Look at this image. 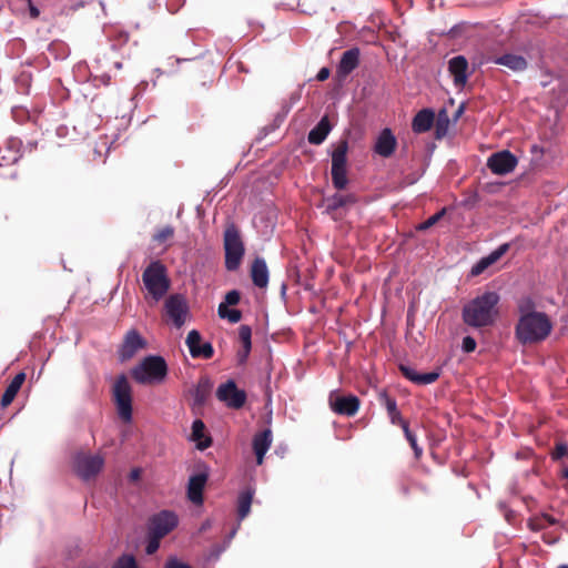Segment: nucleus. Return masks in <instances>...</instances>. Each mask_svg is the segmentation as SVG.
Listing matches in <instances>:
<instances>
[{
    "label": "nucleus",
    "instance_id": "46",
    "mask_svg": "<svg viewBox=\"0 0 568 568\" xmlns=\"http://www.w3.org/2000/svg\"><path fill=\"white\" fill-rule=\"evenodd\" d=\"M164 568H192V567L185 562L180 561L175 557H170L166 560Z\"/></svg>",
    "mask_w": 568,
    "mask_h": 568
},
{
    "label": "nucleus",
    "instance_id": "39",
    "mask_svg": "<svg viewBox=\"0 0 568 568\" xmlns=\"http://www.w3.org/2000/svg\"><path fill=\"white\" fill-rule=\"evenodd\" d=\"M162 538L163 537H161V535L159 536L155 534H151V531L148 530V544L145 547V551L148 555H153L154 552H156V550L160 547V542H161Z\"/></svg>",
    "mask_w": 568,
    "mask_h": 568
},
{
    "label": "nucleus",
    "instance_id": "47",
    "mask_svg": "<svg viewBox=\"0 0 568 568\" xmlns=\"http://www.w3.org/2000/svg\"><path fill=\"white\" fill-rule=\"evenodd\" d=\"M448 126V119L446 118L444 121L439 118L436 123V136L439 139L446 134Z\"/></svg>",
    "mask_w": 568,
    "mask_h": 568
},
{
    "label": "nucleus",
    "instance_id": "52",
    "mask_svg": "<svg viewBox=\"0 0 568 568\" xmlns=\"http://www.w3.org/2000/svg\"><path fill=\"white\" fill-rule=\"evenodd\" d=\"M561 478L568 479V466L562 464L560 469Z\"/></svg>",
    "mask_w": 568,
    "mask_h": 568
},
{
    "label": "nucleus",
    "instance_id": "20",
    "mask_svg": "<svg viewBox=\"0 0 568 568\" xmlns=\"http://www.w3.org/2000/svg\"><path fill=\"white\" fill-rule=\"evenodd\" d=\"M399 371L405 378L417 384V385H428L433 384L439 378V372H428V373H418L415 368L400 365Z\"/></svg>",
    "mask_w": 568,
    "mask_h": 568
},
{
    "label": "nucleus",
    "instance_id": "31",
    "mask_svg": "<svg viewBox=\"0 0 568 568\" xmlns=\"http://www.w3.org/2000/svg\"><path fill=\"white\" fill-rule=\"evenodd\" d=\"M253 494L251 489H245L240 493L237 497V516L240 520H243L250 514Z\"/></svg>",
    "mask_w": 568,
    "mask_h": 568
},
{
    "label": "nucleus",
    "instance_id": "23",
    "mask_svg": "<svg viewBox=\"0 0 568 568\" xmlns=\"http://www.w3.org/2000/svg\"><path fill=\"white\" fill-rule=\"evenodd\" d=\"M435 113L430 109H423L414 116L412 129L415 133H424L430 130L434 124Z\"/></svg>",
    "mask_w": 568,
    "mask_h": 568
},
{
    "label": "nucleus",
    "instance_id": "49",
    "mask_svg": "<svg viewBox=\"0 0 568 568\" xmlns=\"http://www.w3.org/2000/svg\"><path fill=\"white\" fill-rule=\"evenodd\" d=\"M328 77H329V69H328V68H322V69L318 71V73H317V75H316V79H317L318 81H325V80H327V79H328Z\"/></svg>",
    "mask_w": 568,
    "mask_h": 568
},
{
    "label": "nucleus",
    "instance_id": "13",
    "mask_svg": "<svg viewBox=\"0 0 568 568\" xmlns=\"http://www.w3.org/2000/svg\"><path fill=\"white\" fill-rule=\"evenodd\" d=\"M361 402L355 395L329 396L332 410L339 415L354 416L359 409Z\"/></svg>",
    "mask_w": 568,
    "mask_h": 568
},
{
    "label": "nucleus",
    "instance_id": "14",
    "mask_svg": "<svg viewBox=\"0 0 568 568\" xmlns=\"http://www.w3.org/2000/svg\"><path fill=\"white\" fill-rule=\"evenodd\" d=\"M145 346V341L141 337L138 331H129L119 349V357L121 362L132 358L136 352Z\"/></svg>",
    "mask_w": 568,
    "mask_h": 568
},
{
    "label": "nucleus",
    "instance_id": "17",
    "mask_svg": "<svg viewBox=\"0 0 568 568\" xmlns=\"http://www.w3.org/2000/svg\"><path fill=\"white\" fill-rule=\"evenodd\" d=\"M207 481L206 473L192 475L187 483V498L195 505L203 504V490Z\"/></svg>",
    "mask_w": 568,
    "mask_h": 568
},
{
    "label": "nucleus",
    "instance_id": "2",
    "mask_svg": "<svg viewBox=\"0 0 568 568\" xmlns=\"http://www.w3.org/2000/svg\"><path fill=\"white\" fill-rule=\"evenodd\" d=\"M519 311L521 316L516 325V337L521 344H534L548 337L551 332V323L546 314L525 313L524 305L519 306Z\"/></svg>",
    "mask_w": 568,
    "mask_h": 568
},
{
    "label": "nucleus",
    "instance_id": "24",
    "mask_svg": "<svg viewBox=\"0 0 568 568\" xmlns=\"http://www.w3.org/2000/svg\"><path fill=\"white\" fill-rule=\"evenodd\" d=\"M332 130L328 116H323L320 122L310 131L307 140L311 144L320 145L327 138Z\"/></svg>",
    "mask_w": 568,
    "mask_h": 568
},
{
    "label": "nucleus",
    "instance_id": "30",
    "mask_svg": "<svg viewBox=\"0 0 568 568\" xmlns=\"http://www.w3.org/2000/svg\"><path fill=\"white\" fill-rule=\"evenodd\" d=\"M212 383L209 377H201L193 390V397L196 405H203L211 394Z\"/></svg>",
    "mask_w": 568,
    "mask_h": 568
},
{
    "label": "nucleus",
    "instance_id": "19",
    "mask_svg": "<svg viewBox=\"0 0 568 568\" xmlns=\"http://www.w3.org/2000/svg\"><path fill=\"white\" fill-rule=\"evenodd\" d=\"M397 141L390 129H384L377 138L374 151L383 158H389L394 153Z\"/></svg>",
    "mask_w": 568,
    "mask_h": 568
},
{
    "label": "nucleus",
    "instance_id": "41",
    "mask_svg": "<svg viewBox=\"0 0 568 568\" xmlns=\"http://www.w3.org/2000/svg\"><path fill=\"white\" fill-rule=\"evenodd\" d=\"M550 456L555 462L561 459L562 457H568V445L564 442L557 443Z\"/></svg>",
    "mask_w": 568,
    "mask_h": 568
},
{
    "label": "nucleus",
    "instance_id": "26",
    "mask_svg": "<svg viewBox=\"0 0 568 568\" xmlns=\"http://www.w3.org/2000/svg\"><path fill=\"white\" fill-rule=\"evenodd\" d=\"M26 381V373L20 372L18 373L10 384L7 386L2 397H1V406L3 408L8 407L17 396L18 392L20 390L22 384Z\"/></svg>",
    "mask_w": 568,
    "mask_h": 568
},
{
    "label": "nucleus",
    "instance_id": "33",
    "mask_svg": "<svg viewBox=\"0 0 568 568\" xmlns=\"http://www.w3.org/2000/svg\"><path fill=\"white\" fill-rule=\"evenodd\" d=\"M446 212H447V209L443 207L439 212L435 213L434 215L429 216L426 221L418 224L416 226V230L419 232H423V231L430 229L432 226L437 224L444 217Z\"/></svg>",
    "mask_w": 568,
    "mask_h": 568
},
{
    "label": "nucleus",
    "instance_id": "51",
    "mask_svg": "<svg viewBox=\"0 0 568 568\" xmlns=\"http://www.w3.org/2000/svg\"><path fill=\"white\" fill-rule=\"evenodd\" d=\"M542 519H544L548 525H551V526H552V525H555V524H556V519H555L552 516H550V515L545 514V515L542 516Z\"/></svg>",
    "mask_w": 568,
    "mask_h": 568
},
{
    "label": "nucleus",
    "instance_id": "7",
    "mask_svg": "<svg viewBox=\"0 0 568 568\" xmlns=\"http://www.w3.org/2000/svg\"><path fill=\"white\" fill-rule=\"evenodd\" d=\"M347 140H341L332 153V183L336 190H344L347 186Z\"/></svg>",
    "mask_w": 568,
    "mask_h": 568
},
{
    "label": "nucleus",
    "instance_id": "12",
    "mask_svg": "<svg viewBox=\"0 0 568 568\" xmlns=\"http://www.w3.org/2000/svg\"><path fill=\"white\" fill-rule=\"evenodd\" d=\"M517 164V158L507 150L493 153L487 160V166L497 175H506L513 172Z\"/></svg>",
    "mask_w": 568,
    "mask_h": 568
},
{
    "label": "nucleus",
    "instance_id": "8",
    "mask_svg": "<svg viewBox=\"0 0 568 568\" xmlns=\"http://www.w3.org/2000/svg\"><path fill=\"white\" fill-rule=\"evenodd\" d=\"M104 466V458L100 454L78 452L73 456V470L83 480L95 478Z\"/></svg>",
    "mask_w": 568,
    "mask_h": 568
},
{
    "label": "nucleus",
    "instance_id": "35",
    "mask_svg": "<svg viewBox=\"0 0 568 568\" xmlns=\"http://www.w3.org/2000/svg\"><path fill=\"white\" fill-rule=\"evenodd\" d=\"M213 355H214V348L211 343L206 342V343H202L201 346L195 348V351L192 349L191 356L194 358L202 357L205 359H210L213 357Z\"/></svg>",
    "mask_w": 568,
    "mask_h": 568
},
{
    "label": "nucleus",
    "instance_id": "9",
    "mask_svg": "<svg viewBox=\"0 0 568 568\" xmlns=\"http://www.w3.org/2000/svg\"><path fill=\"white\" fill-rule=\"evenodd\" d=\"M164 310L176 328H181L189 314V306L183 295H170L164 303Z\"/></svg>",
    "mask_w": 568,
    "mask_h": 568
},
{
    "label": "nucleus",
    "instance_id": "40",
    "mask_svg": "<svg viewBox=\"0 0 568 568\" xmlns=\"http://www.w3.org/2000/svg\"><path fill=\"white\" fill-rule=\"evenodd\" d=\"M113 568H138V564L132 555H123L115 561Z\"/></svg>",
    "mask_w": 568,
    "mask_h": 568
},
{
    "label": "nucleus",
    "instance_id": "28",
    "mask_svg": "<svg viewBox=\"0 0 568 568\" xmlns=\"http://www.w3.org/2000/svg\"><path fill=\"white\" fill-rule=\"evenodd\" d=\"M252 329L248 325H241L239 328V339L242 344V351L237 353V358L240 363H244L251 352L252 348Z\"/></svg>",
    "mask_w": 568,
    "mask_h": 568
},
{
    "label": "nucleus",
    "instance_id": "37",
    "mask_svg": "<svg viewBox=\"0 0 568 568\" xmlns=\"http://www.w3.org/2000/svg\"><path fill=\"white\" fill-rule=\"evenodd\" d=\"M174 235V227L171 225H166L162 229H160L154 235L153 241L156 243H164L168 240L172 239Z\"/></svg>",
    "mask_w": 568,
    "mask_h": 568
},
{
    "label": "nucleus",
    "instance_id": "38",
    "mask_svg": "<svg viewBox=\"0 0 568 568\" xmlns=\"http://www.w3.org/2000/svg\"><path fill=\"white\" fill-rule=\"evenodd\" d=\"M201 342H202V337H201V334L199 333V331L192 329L189 332L185 343L189 347L191 355H192V348H193V351H195V348L201 346V344H202Z\"/></svg>",
    "mask_w": 568,
    "mask_h": 568
},
{
    "label": "nucleus",
    "instance_id": "43",
    "mask_svg": "<svg viewBox=\"0 0 568 568\" xmlns=\"http://www.w3.org/2000/svg\"><path fill=\"white\" fill-rule=\"evenodd\" d=\"M241 300V294L236 290H232L225 294L224 302L222 304H226V306L237 305Z\"/></svg>",
    "mask_w": 568,
    "mask_h": 568
},
{
    "label": "nucleus",
    "instance_id": "16",
    "mask_svg": "<svg viewBox=\"0 0 568 568\" xmlns=\"http://www.w3.org/2000/svg\"><path fill=\"white\" fill-rule=\"evenodd\" d=\"M273 442L272 430L266 428L262 432H258L254 435L252 440L253 452L256 457V464L262 465L264 462V456L270 449Z\"/></svg>",
    "mask_w": 568,
    "mask_h": 568
},
{
    "label": "nucleus",
    "instance_id": "36",
    "mask_svg": "<svg viewBox=\"0 0 568 568\" xmlns=\"http://www.w3.org/2000/svg\"><path fill=\"white\" fill-rule=\"evenodd\" d=\"M213 355H214V348L211 343L206 342V343H202L201 346L195 348V351L192 349L191 356L194 358L202 357L205 359H210L213 357Z\"/></svg>",
    "mask_w": 568,
    "mask_h": 568
},
{
    "label": "nucleus",
    "instance_id": "21",
    "mask_svg": "<svg viewBox=\"0 0 568 568\" xmlns=\"http://www.w3.org/2000/svg\"><path fill=\"white\" fill-rule=\"evenodd\" d=\"M378 402L386 408L387 415L393 425H398L402 427L403 425L407 424V420L403 418L400 412L397 408L395 398L390 397L386 390L379 392Z\"/></svg>",
    "mask_w": 568,
    "mask_h": 568
},
{
    "label": "nucleus",
    "instance_id": "32",
    "mask_svg": "<svg viewBox=\"0 0 568 568\" xmlns=\"http://www.w3.org/2000/svg\"><path fill=\"white\" fill-rule=\"evenodd\" d=\"M217 314L221 318H226L230 323L235 324L242 320V312L236 308H229L226 304H220Z\"/></svg>",
    "mask_w": 568,
    "mask_h": 568
},
{
    "label": "nucleus",
    "instance_id": "25",
    "mask_svg": "<svg viewBox=\"0 0 568 568\" xmlns=\"http://www.w3.org/2000/svg\"><path fill=\"white\" fill-rule=\"evenodd\" d=\"M494 63L504 65L515 72L524 71L528 67V62L523 55L513 53H506L500 57H497L494 60Z\"/></svg>",
    "mask_w": 568,
    "mask_h": 568
},
{
    "label": "nucleus",
    "instance_id": "29",
    "mask_svg": "<svg viewBox=\"0 0 568 568\" xmlns=\"http://www.w3.org/2000/svg\"><path fill=\"white\" fill-rule=\"evenodd\" d=\"M357 202L355 194H334L327 200V211L334 212L341 207L353 205Z\"/></svg>",
    "mask_w": 568,
    "mask_h": 568
},
{
    "label": "nucleus",
    "instance_id": "45",
    "mask_svg": "<svg viewBox=\"0 0 568 568\" xmlns=\"http://www.w3.org/2000/svg\"><path fill=\"white\" fill-rule=\"evenodd\" d=\"M476 341L471 336H465L463 338V351L465 353H471L476 349Z\"/></svg>",
    "mask_w": 568,
    "mask_h": 568
},
{
    "label": "nucleus",
    "instance_id": "54",
    "mask_svg": "<svg viewBox=\"0 0 568 568\" xmlns=\"http://www.w3.org/2000/svg\"><path fill=\"white\" fill-rule=\"evenodd\" d=\"M209 526H210V524H209V523L203 524V526H202V530L206 529Z\"/></svg>",
    "mask_w": 568,
    "mask_h": 568
},
{
    "label": "nucleus",
    "instance_id": "55",
    "mask_svg": "<svg viewBox=\"0 0 568 568\" xmlns=\"http://www.w3.org/2000/svg\"><path fill=\"white\" fill-rule=\"evenodd\" d=\"M557 568H568V565H566V564L559 565Z\"/></svg>",
    "mask_w": 568,
    "mask_h": 568
},
{
    "label": "nucleus",
    "instance_id": "44",
    "mask_svg": "<svg viewBox=\"0 0 568 568\" xmlns=\"http://www.w3.org/2000/svg\"><path fill=\"white\" fill-rule=\"evenodd\" d=\"M509 250V244L508 243H505V244H501L497 250L493 251L488 257L490 258V261L494 263H496L507 251Z\"/></svg>",
    "mask_w": 568,
    "mask_h": 568
},
{
    "label": "nucleus",
    "instance_id": "42",
    "mask_svg": "<svg viewBox=\"0 0 568 568\" xmlns=\"http://www.w3.org/2000/svg\"><path fill=\"white\" fill-rule=\"evenodd\" d=\"M493 265V262L487 256L483 257L478 263H476L471 268V275H479L481 274L487 267Z\"/></svg>",
    "mask_w": 568,
    "mask_h": 568
},
{
    "label": "nucleus",
    "instance_id": "6",
    "mask_svg": "<svg viewBox=\"0 0 568 568\" xmlns=\"http://www.w3.org/2000/svg\"><path fill=\"white\" fill-rule=\"evenodd\" d=\"M112 399L119 417L124 423L132 420V387L125 374L119 375L112 386Z\"/></svg>",
    "mask_w": 568,
    "mask_h": 568
},
{
    "label": "nucleus",
    "instance_id": "53",
    "mask_svg": "<svg viewBox=\"0 0 568 568\" xmlns=\"http://www.w3.org/2000/svg\"><path fill=\"white\" fill-rule=\"evenodd\" d=\"M140 477V470L139 469H133L131 471V478L132 479H138Z\"/></svg>",
    "mask_w": 568,
    "mask_h": 568
},
{
    "label": "nucleus",
    "instance_id": "15",
    "mask_svg": "<svg viewBox=\"0 0 568 568\" xmlns=\"http://www.w3.org/2000/svg\"><path fill=\"white\" fill-rule=\"evenodd\" d=\"M469 64L464 55L453 57L448 61V71L453 77L454 84L457 88H464L468 80Z\"/></svg>",
    "mask_w": 568,
    "mask_h": 568
},
{
    "label": "nucleus",
    "instance_id": "18",
    "mask_svg": "<svg viewBox=\"0 0 568 568\" xmlns=\"http://www.w3.org/2000/svg\"><path fill=\"white\" fill-rule=\"evenodd\" d=\"M361 51L358 48H351L346 50L339 60L337 65V73L339 77H346L353 72L359 64Z\"/></svg>",
    "mask_w": 568,
    "mask_h": 568
},
{
    "label": "nucleus",
    "instance_id": "4",
    "mask_svg": "<svg viewBox=\"0 0 568 568\" xmlns=\"http://www.w3.org/2000/svg\"><path fill=\"white\" fill-rule=\"evenodd\" d=\"M168 374V365L161 356H146L131 371L132 377L140 384L162 382Z\"/></svg>",
    "mask_w": 568,
    "mask_h": 568
},
{
    "label": "nucleus",
    "instance_id": "48",
    "mask_svg": "<svg viewBox=\"0 0 568 568\" xmlns=\"http://www.w3.org/2000/svg\"><path fill=\"white\" fill-rule=\"evenodd\" d=\"M29 9V16L31 19L36 20L40 17V10L33 4L32 0H28L26 3Z\"/></svg>",
    "mask_w": 568,
    "mask_h": 568
},
{
    "label": "nucleus",
    "instance_id": "27",
    "mask_svg": "<svg viewBox=\"0 0 568 568\" xmlns=\"http://www.w3.org/2000/svg\"><path fill=\"white\" fill-rule=\"evenodd\" d=\"M192 440L196 442L199 449L203 450L212 445L210 436L205 435V424L201 419H195L192 424Z\"/></svg>",
    "mask_w": 568,
    "mask_h": 568
},
{
    "label": "nucleus",
    "instance_id": "50",
    "mask_svg": "<svg viewBox=\"0 0 568 568\" xmlns=\"http://www.w3.org/2000/svg\"><path fill=\"white\" fill-rule=\"evenodd\" d=\"M118 40H119L120 44H123V43L128 42L129 34L126 32H120Z\"/></svg>",
    "mask_w": 568,
    "mask_h": 568
},
{
    "label": "nucleus",
    "instance_id": "10",
    "mask_svg": "<svg viewBox=\"0 0 568 568\" xmlns=\"http://www.w3.org/2000/svg\"><path fill=\"white\" fill-rule=\"evenodd\" d=\"M219 400L226 404L227 407L240 409L246 402V394L244 390L239 389L234 381H227L221 384L216 390Z\"/></svg>",
    "mask_w": 568,
    "mask_h": 568
},
{
    "label": "nucleus",
    "instance_id": "22",
    "mask_svg": "<svg viewBox=\"0 0 568 568\" xmlns=\"http://www.w3.org/2000/svg\"><path fill=\"white\" fill-rule=\"evenodd\" d=\"M251 278L255 286L265 288L268 284V268L262 257H255L251 266Z\"/></svg>",
    "mask_w": 568,
    "mask_h": 568
},
{
    "label": "nucleus",
    "instance_id": "34",
    "mask_svg": "<svg viewBox=\"0 0 568 568\" xmlns=\"http://www.w3.org/2000/svg\"><path fill=\"white\" fill-rule=\"evenodd\" d=\"M402 429L410 447L413 448L416 458H419L423 454V449L418 446L416 435L413 432H410L408 423L403 425Z\"/></svg>",
    "mask_w": 568,
    "mask_h": 568
},
{
    "label": "nucleus",
    "instance_id": "3",
    "mask_svg": "<svg viewBox=\"0 0 568 568\" xmlns=\"http://www.w3.org/2000/svg\"><path fill=\"white\" fill-rule=\"evenodd\" d=\"M142 282L152 303L161 301L170 290L171 281L166 267L160 261L151 262L142 273Z\"/></svg>",
    "mask_w": 568,
    "mask_h": 568
},
{
    "label": "nucleus",
    "instance_id": "1",
    "mask_svg": "<svg viewBox=\"0 0 568 568\" xmlns=\"http://www.w3.org/2000/svg\"><path fill=\"white\" fill-rule=\"evenodd\" d=\"M499 295L496 292H485L464 305L462 311L463 322L473 328L491 326L497 316Z\"/></svg>",
    "mask_w": 568,
    "mask_h": 568
},
{
    "label": "nucleus",
    "instance_id": "5",
    "mask_svg": "<svg viewBox=\"0 0 568 568\" xmlns=\"http://www.w3.org/2000/svg\"><path fill=\"white\" fill-rule=\"evenodd\" d=\"M225 268L237 271L241 266L245 247L236 225L230 224L224 231Z\"/></svg>",
    "mask_w": 568,
    "mask_h": 568
},
{
    "label": "nucleus",
    "instance_id": "11",
    "mask_svg": "<svg viewBox=\"0 0 568 568\" xmlns=\"http://www.w3.org/2000/svg\"><path fill=\"white\" fill-rule=\"evenodd\" d=\"M178 524V516L173 511L162 510L150 518L148 530L164 538Z\"/></svg>",
    "mask_w": 568,
    "mask_h": 568
}]
</instances>
